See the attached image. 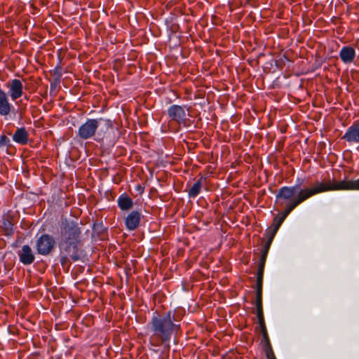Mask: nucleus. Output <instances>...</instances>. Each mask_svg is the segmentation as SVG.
<instances>
[{
	"instance_id": "obj_10",
	"label": "nucleus",
	"mask_w": 359,
	"mask_h": 359,
	"mask_svg": "<svg viewBox=\"0 0 359 359\" xmlns=\"http://www.w3.org/2000/svg\"><path fill=\"white\" fill-rule=\"evenodd\" d=\"M141 220V213L139 211L133 210L130 212L125 218V225L128 231H133L140 226Z\"/></svg>"
},
{
	"instance_id": "obj_23",
	"label": "nucleus",
	"mask_w": 359,
	"mask_h": 359,
	"mask_svg": "<svg viewBox=\"0 0 359 359\" xmlns=\"http://www.w3.org/2000/svg\"><path fill=\"white\" fill-rule=\"evenodd\" d=\"M267 254H268L267 249H262V257H261L259 263H263L265 264Z\"/></svg>"
},
{
	"instance_id": "obj_14",
	"label": "nucleus",
	"mask_w": 359,
	"mask_h": 359,
	"mask_svg": "<svg viewBox=\"0 0 359 359\" xmlns=\"http://www.w3.org/2000/svg\"><path fill=\"white\" fill-rule=\"evenodd\" d=\"M117 203L118 208L124 211L129 210L133 206V200L126 194L119 196L117 199Z\"/></svg>"
},
{
	"instance_id": "obj_27",
	"label": "nucleus",
	"mask_w": 359,
	"mask_h": 359,
	"mask_svg": "<svg viewBox=\"0 0 359 359\" xmlns=\"http://www.w3.org/2000/svg\"><path fill=\"white\" fill-rule=\"evenodd\" d=\"M4 225H8V227L11 226V224L9 222H5Z\"/></svg>"
},
{
	"instance_id": "obj_9",
	"label": "nucleus",
	"mask_w": 359,
	"mask_h": 359,
	"mask_svg": "<svg viewBox=\"0 0 359 359\" xmlns=\"http://www.w3.org/2000/svg\"><path fill=\"white\" fill-rule=\"evenodd\" d=\"M14 111V106L9 102L8 95L0 88V115L7 116Z\"/></svg>"
},
{
	"instance_id": "obj_8",
	"label": "nucleus",
	"mask_w": 359,
	"mask_h": 359,
	"mask_svg": "<svg viewBox=\"0 0 359 359\" xmlns=\"http://www.w3.org/2000/svg\"><path fill=\"white\" fill-rule=\"evenodd\" d=\"M8 89L9 95L13 101L20 98L23 95V84L19 79H12L6 84Z\"/></svg>"
},
{
	"instance_id": "obj_24",
	"label": "nucleus",
	"mask_w": 359,
	"mask_h": 359,
	"mask_svg": "<svg viewBox=\"0 0 359 359\" xmlns=\"http://www.w3.org/2000/svg\"><path fill=\"white\" fill-rule=\"evenodd\" d=\"M264 269V264L259 263V269H258V271H257V277H262V278H263Z\"/></svg>"
},
{
	"instance_id": "obj_18",
	"label": "nucleus",
	"mask_w": 359,
	"mask_h": 359,
	"mask_svg": "<svg viewBox=\"0 0 359 359\" xmlns=\"http://www.w3.org/2000/svg\"><path fill=\"white\" fill-rule=\"evenodd\" d=\"M203 177H201L189 191V196L191 198L196 197L201 191L202 187Z\"/></svg>"
},
{
	"instance_id": "obj_20",
	"label": "nucleus",
	"mask_w": 359,
	"mask_h": 359,
	"mask_svg": "<svg viewBox=\"0 0 359 359\" xmlns=\"http://www.w3.org/2000/svg\"><path fill=\"white\" fill-rule=\"evenodd\" d=\"M10 142L9 138L5 135H0V149L7 146Z\"/></svg>"
},
{
	"instance_id": "obj_26",
	"label": "nucleus",
	"mask_w": 359,
	"mask_h": 359,
	"mask_svg": "<svg viewBox=\"0 0 359 359\" xmlns=\"http://www.w3.org/2000/svg\"><path fill=\"white\" fill-rule=\"evenodd\" d=\"M272 239H273V238H270V241H269L267 242V243L265 245V246H264V249H267V252H269V248H270V245H271V240H272Z\"/></svg>"
},
{
	"instance_id": "obj_21",
	"label": "nucleus",
	"mask_w": 359,
	"mask_h": 359,
	"mask_svg": "<svg viewBox=\"0 0 359 359\" xmlns=\"http://www.w3.org/2000/svg\"><path fill=\"white\" fill-rule=\"evenodd\" d=\"M262 290H256L255 306H262Z\"/></svg>"
},
{
	"instance_id": "obj_4",
	"label": "nucleus",
	"mask_w": 359,
	"mask_h": 359,
	"mask_svg": "<svg viewBox=\"0 0 359 359\" xmlns=\"http://www.w3.org/2000/svg\"><path fill=\"white\" fill-rule=\"evenodd\" d=\"M102 123H104L107 128L112 127V122L110 120L102 118H89L79 128L78 136L82 140L92 138Z\"/></svg>"
},
{
	"instance_id": "obj_17",
	"label": "nucleus",
	"mask_w": 359,
	"mask_h": 359,
	"mask_svg": "<svg viewBox=\"0 0 359 359\" xmlns=\"http://www.w3.org/2000/svg\"><path fill=\"white\" fill-rule=\"evenodd\" d=\"M257 317L258 319V323L259 324L260 330L263 335V338H267V331L264 319V313L262 306H255Z\"/></svg>"
},
{
	"instance_id": "obj_7",
	"label": "nucleus",
	"mask_w": 359,
	"mask_h": 359,
	"mask_svg": "<svg viewBox=\"0 0 359 359\" xmlns=\"http://www.w3.org/2000/svg\"><path fill=\"white\" fill-rule=\"evenodd\" d=\"M341 140L347 142L349 144H359V121L353 122L346 129Z\"/></svg>"
},
{
	"instance_id": "obj_15",
	"label": "nucleus",
	"mask_w": 359,
	"mask_h": 359,
	"mask_svg": "<svg viewBox=\"0 0 359 359\" xmlns=\"http://www.w3.org/2000/svg\"><path fill=\"white\" fill-rule=\"evenodd\" d=\"M343 183L344 185H341L344 189H337V191H353V190H359V178L355 180H341V181H336L334 179V184H340Z\"/></svg>"
},
{
	"instance_id": "obj_16",
	"label": "nucleus",
	"mask_w": 359,
	"mask_h": 359,
	"mask_svg": "<svg viewBox=\"0 0 359 359\" xmlns=\"http://www.w3.org/2000/svg\"><path fill=\"white\" fill-rule=\"evenodd\" d=\"M343 183L344 185H341L344 189H337V191H353V190H359V178L355 180H341V181H336L334 179V184H340Z\"/></svg>"
},
{
	"instance_id": "obj_3",
	"label": "nucleus",
	"mask_w": 359,
	"mask_h": 359,
	"mask_svg": "<svg viewBox=\"0 0 359 359\" xmlns=\"http://www.w3.org/2000/svg\"><path fill=\"white\" fill-rule=\"evenodd\" d=\"M149 324L153 332L150 337V342L154 346L169 342L174 332L177 331L180 327V325L173 323L170 312L165 316L155 314Z\"/></svg>"
},
{
	"instance_id": "obj_25",
	"label": "nucleus",
	"mask_w": 359,
	"mask_h": 359,
	"mask_svg": "<svg viewBox=\"0 0 359 359\" xmlns=\"http://www.w3.org/2000/svg\"><path fill=\"white\" fill-rule=\"evenodd\" d=\"M272 239H273V238H270V241H269L267 242V243L265 245V246H264V249H267V252H269V248H270V245H271V240H272Z\"/></svg>"
},
{
	"instance_id": "obj_12",
	"label": "nucleus",
	"mask_w": 359,
	"mask_h": 359,
	"mask_svg": "<svg viewBox=\"0 0 359 359\" xmlns=\"http://www.w3.org/2000/svg\"><path fill=\"white\" fill-rule=\"evenodd\" d=\"M339 57L343 62L351 63L355 57V49L351 46H344L339 52Z\"/></svg>"
},
{
	"instance_id": "obj_22",
	"label": "nucleus",
	"mask_w": 359,
	"mask_h": 359,
	"mask_svg": "<svg viewBox=\"0 0 359 359\" xmlns=\"http://www.w3.org/2000/svg\"><path fill=\"white\" fill-rule=\"evenodd\" d=\"M263 278L257 277L256 290H262Z\"/></svg>"
},
{
	"instance_id": "obj_6",
	"label": "nucleus",
	"mask_w": 359,
	"mask_h": 359,
	"mask_svg": "<svg viewBox=\"0 0 359 359\" xmlns=\"http://www.w3.org/2000/svg\"><path fill=\"white\" fill-rule=\"evenodd\" d=\"M188 114L189 110L186 108V106L172 104L168 109L169 118L179 124L185 123Z\"/></svg>"
},
{
	"instance_id": "obj_5",
	"label": "nucleus",
	"mask_w": 359,
	"mask_h": 359,
	"mask_svg": "<svg viewBox=\"0 0 359 359\" xmlns=\"http://www.w3.org/2000/svg\"><path fill=\"white\" fill-rule=\"evenodd\" d=\"M55 241L54 238L49 234L43 233L36 240L35 248L38 254L41 255H48L54 249Z\"/></svg>"
},
{
	"instance_id": "obj_2",
	"label": "nucleus",
	"mask_w": 359,
	"mask_h": 359,
	"mask_svg": "<svg viewBox=\"0 0 359 359\" xmlns=\"http://www.w3.org/2000/svg\"><path fill=\"white\" fill-rule=\"evenodd\" d=\"M81 230L77 224L67 223L62 231V240L60 250L62 254L61 262H65L68 257L73 261L80 259L79 245L80 244Z\"/></svg>"
},
{
	"instance_id": "obj_13",
	"label": "nucleus",
	"mask_w": 359,
	"mask_h": 359,
	"mask_svg": "<svg viewBox=\"0 0 359 359\" xmlns=\"http://www.w3.org/2000/svg\"><path fill=\"white\" fill-rule=\"evenodd\" d=\"M28 133L25 128H18L13 135V140L14 142L20 144H25L28 142Z\"/></svg>"
},
{
	"instance_id": "obj_19",
	"label": "nucleus",
	"mask_w": 359,
	"mask_h": 359,
	"mask_svg": "<svg viewBox=\"0 0 359 359\" xmlns=\"http://www.w3.org/2000/svg\"><path fill=\"white\" fill-rule=\"evenodd\" d=\"M265 341V353L267 359H276L275 355L273 352L272 348L269 344V337L264 338Z\"/></svg>"
},
{
	"instance_id": "obj_11",
	"label": "nucleus",
	"mask_w": 359,
	"mask_h": 359,
	"mask_svg": "<svg viewBox=\"0 0 359 359\" xmlns=\"http://www.w3.org/2000/svg\"><path fill=\"white\" fill-rule=\"evenodd\" d=\"M20 261L25 265H29L33 263L35 257L32 248L28 245L22 246L21 251L18 254Z\"/></svg>"
},
{
	"instance_id": "obj_1",
	"label": "nucleus",
	"mask_w": 359,
	"mask_h": 359,
	"mask_svg": "<svg viewBox=\"0 0 359 359\" xmlns=\"http://www.w3.org/2000/svg\"><path fill=\"white\" fill-rule=\"evenodd\" d=\"M341 185H344L343 183L334 184V179H324L322 181H316L313 187L305 189H301L299 184L281 187L276 196V201L280 205H284L285 210L273 219L272 226L268 230L269 232L272 231L271 238H273L286 217L296 207L313 196L344 189Z\"/></svg>"
}]
</instances>
